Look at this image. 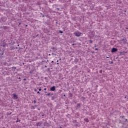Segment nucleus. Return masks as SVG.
Segmentation results:
<instances>
[{
  "label": "nucleus",
  "mask_w": 128,
  "mask_h": 128,
  "mask_svg": "<svg viewBox=\"0 0 128 128\" xmlns=\"http://www.w3.org/2000/svg\"><path fill=\"white\" fill-rule=\"evenodd\" d=\"M13 98H15L16 100L18 98V95H16L15 94H13Z\"/></svg>",
  "instance_id": "obj_4"
},
{
  "label": "nucleus",
  "mask_w": 128,
  "mask_h": 128,
  "mask_svg": "<svg viewBox=\"0 0 128 128\" xmlns=\"http://www.w3.org/2000/svg\"><path fill=\"white\" fill-rule=\"evenodd\" d=\"M60 128H62V126H60Z\"/></svg>",
  "instance_id": "obj_31"
},
{
  "label": "nucleus",
  "mask_w": 128,
  "mask_h": 128,
  "mask_svg": "<svg viewBox=\"0 0 128 128\" xmlns=\"http://www.w3.org/2000/svg\"><path fill=\"white\" fill-rule=\"evenodd\" d=\"M44 90H46V88H44Z\"/></svg>",
  "instance_id": "obj_19"
},
{
  "label": "nucleus",
  "mask_w": 128,
  "mask_h": 128,
  "mask_svg": "<svg viewBox=\"0 0 128 128\" xmlns=\"http://www.w3.org/2000/svg\"><path fill=\"white\" fill-rule=\"evenodd\" d=\"M72 46H74V44H72Z\"/></svg>",
  "instance_id": "obj_27"
},
{
  "label": "nucleus",
  "mask_w": 128,
  "mask_h": 128,
  "mask_svg": "<svg viewBox=\"0 0 128 128\" xmlns=\"http://www.w3.org/2000/svg\"><path fill=\"white\" fill-rule=\"evenodd\" d=\"M57 64H58V63H57Z\"/></svg>",
  "instance_id": "obj_37"
},
{
  "label": "nucleus",
  "mask_w": 128,
  "mask_h": 128,
  "mask_svg": "<svg viewBox=\"0 0 128 128\" xmlns=\"http://www.w3.org/2000/svg\"><path fill=\"white\" fill-rule=\"evenodd\" d=\"M106 58H108V57H107Z\"/></svg>",
  "instance_id": "obj_34"
},
{
  "label": "nucleus",
  "mask_w": 128,
  "mask_h": 128,
  "mask_svg": "<svg viewBox=\"0 0 128 128\" xmlns=\"http://www.w3.org/2000/svg\"><path fill=\"white\" fill-rule=\"evenodd\" d=\"M36 100H34V104H36Z\"/></svg>",
  "instance_id": "obj_15"
},
{
  "label": "nucleus",
  "mask_w": 128,
  "mask_h": 128,
  "mask_svg": "<svg viewBox=\"0 0 128 128\" xmlns=\"http://www.w3.org/2000/svg\"><path fill=\"white\" fill-rule=\"evenodd\" d=\"M124 98H126V96H124Z\"/></svg>",
  "instance_id": "obj_23"
},
{
  "label": "nucleus",
  "mask_w": 128,
  "mask_h": 128,
  "mask_svg": "<svg viewBox=\"0 0 128 128\" xmlns=\"http://www.w3.org/2000/svg\"><path fill=\"white\" fill-rule=\"evenodd\" d=\"M95 50H98V48H96Z\"/></svg>",
  "instance_id": "obj_14"
},
{
  "label": "nucleus",
  "mask_w": 128,
  "mask_h": 128,
  "mask_svg": "<svg viewBox=\"0 0 128 128\" xmlns=\"http://www.w3.org/2000/svg\"><path fill=\"white\" fill-rule=\"evenodd\" d=\"M36 90H35V92H36Z\"/></svg>",
  "instance_id": "obj_30"
},
{
  "label": "nucleus",
  "mask_w": 128,
  "mask_h": 128,
  "mask_svg": "<svg viewBox=\"0 0 128 128\" xmlns=\"http://www.w3.org/2000/svg\"><path fill=\"white\" fill-rule=\"evenodd\" d=\"M38 90L40 91V90H42V88H39V90Z\"/></svg>",
  "instance_id": "obj_17"
},
{
  "label": "nucleus",
  "mask_w": 128,
  "mask_h": 128,
  "mask_svg": "<svg viewBox=\"0 0 128 128\" xmlns=\"http://www.w3.org/2000/svg\"><path fill=\"white\" fill-rule=\"evenodd\" d=\"M52 50H56L57 49H56V48L54 47V48H52Z\"/></svg>",
  "instance_id": "obj_11"
},
{
  "label": "nucleus",
  "mask_w": 128,
  "mask_h": 128,
  "mask_svg": "<svg viewBox=\"0 0 128 128\" xmlns=\"http://www.w3.org/2000/svg\"><path fill=\"white\" fill-rule=\"evenodd\" d=\"M84 120H85V122H89V120H88V118H85V119H84Z\"/></svg>",
  "instance_id": "obj_6"
},
{
  "label": "nucleus",
  "mask_w": 128,
  "mask_h": 128,
  "mask_svg": "<svg viewBox=\"0 0 128 128\" xmlns=\"http://www.w3.org/2000/svg\"><path fill=\"white\" fill-rule=\"evenodd\" d=\"M37 94H40V92H38Z\"/></svg>",
  "instance_id": "obj_20"
},
{
  "label": "nucleus",
  "mask_w": 128,
  "mask_h": 128,
  "mask_svg": "<svg viewBox=\"0 0 128 128\" xmlns=\"http://www.w3.org/2000/svg\"><path fill=\"white\" fill-rule=\"evenodd\" d=\"M120 118H124V116H120Z\"/></svg>",
  "instance_id": "obj_18"
},
{
  "label": "nucleus",
  "mask_w": 128,
  "mask_h": 128,
  "mask_svg": "<svg viewBox=\"0 0 128 128\" xmlns=\"http://www.w3.org/2000/svg\"><path fill=\"white\" fill-rule=\"evenodd\" d=\"M4 54V52L2 50L0 49V56H2Z\"/></svg>",
  "instance_id": "obj_5"
},
{
  "label": "nucleus",
  "mask_w": 128,
  "mask_h": 128,
  "mask_svg": "<svg viewBox=\"0 0 128 128\" xmlns=\"http://www.w3.org/2000/svg\"><path fill=\"white\" fill-rule=\"evenodd\" d=\"M19 79H20V78H19Z\"/></svg>",
  "instance_id": "obj_38"
},
{
  "label": "nucleus",
  "mask_w": 128,
  "mask_h": 128,
  "mask_svg": "<svg viewBox=\"0 0 128 128\" xmlns=\"http://www.w3.org/2000/svg\"><path fill=\"white\" fill-rule=\"evenodd\" d=\"M52 56H56V54H54V53H52Z\"/></svg>",
  "instance_id": "obj_12"
},
{
  "label": "nucleus",
  "mask_w": 128,
  "mask_h": 128,
  "mask_svg": "<svg viewBox=\"0 0 128 128\" xmlns=\"http://www.w3.org/2000/svg\"><path fill=\"white\" fill-rule=\"evenodd\" d=\"M24 80H26V79L24 78Z\"/></svg>",
  "instance_id": "obj_21"
},
{
  "label": "nucleus",
  "mask_w": 128,
  "mask_h": 128,
  "mask_svg": "<svg viewBox=\"0 0 128 128\" xmlns=\"http://www.w3.org/2000/svg\"><path fill=\"white\" fill-rule=\"evenodd\" d=\"M109 64H114V62H110Z\"/></svg>",
  "instance_id": "obj_7"
},
{
  "label": "nucleus",
  "mask_w": 128,
  "mask_h": 128,
  "mask_svg": "<svg viewBox=\"0 0 128 128\" xmlns=\"http://www.w3.org/2000/svg\"><path fill=\"white\" fill-rule=\"evenodd\" d=\"M46 95L48 96H50V93H48V94H46Z\"/></svg>",
  "instance_id": "obj_10"
},
{
  "label": "nucleus",
  "mask_w": 128,
  "mask_h": 128,
  "mask_svg": "<svg viewBox=\"0 0 128 128\" xmlns=\"http://www.w3.org/2000/svg\"><path fill=\"white\" fill-rule=\"evenodd\" d=\"M82 100H86V98H84V97H82Z\"/></svg>",
  "instance_id": "obj_16"
},
{
  "label": "nucleus",
  "mask_w": 128,
  "mask_h": 128,
  "mask_svg": "<svg viewBox=\"0 0 128 128\" xmlns=\"http://www.w3.org/2000/svg\"><path fill=\"white\" fill-rule=\"evenodd\" d=\"M52 62H54V61H52Z\"/></svg>",
  "instance_id": "obj_35"
},
{
  "label": "nucleus",
  "mask_w": 128,
  "mask_h": 128,
  "mask_svg": "<svg viewBox=\"0 0 128 128\" xmlns=\"http://www.w3.org/2000/svg\"><path fill=\"white\" fill-rule=\"evenodd\" d=\"M124 12H126V10H124Z\"/></svg>",
  "instance_id": "obj_22"
},
{
  "label": "nucleus",
  "mask_w": 128,
  "mask_h": 128,
  "mask_svg": "<svg viewBox=\"0 0 128 128\" xmlns=\"http://www.w3.org/2000/svg\"><path fill=\"white\" fill-rule=\"evenodd\" d=\"M62 60V59H61V58H60V60Z\"/></svg>",
  "instance_id": "obj_29"
},
{
  "label": "nucleus",
  "mask_w": 128,
  "mask_h": 128,
  "mask_svg": "<svg viewBox=\"0 0 128 128\" xmlns=\"http://www.w3.org/2000/svg\"><path fill=\"white\" fill-rule=\"evenodd\" d=\"M12 69H14V70H16V66H12Z\"/></svg>",
  "instance_id": "obj_8"
},
{
  "label": "nucleus",
  "mask_w": 128,
  "mask_h": 128,
  "mask_svg": "<svg viewBox=\"0 0 128 128\" xmlns=\"http://www.w3.org/2000/svg\"><path fill=\"white\" fill-rule=\"evenodd\" d=\"M60 32H62V31H60Z\"/></svg>",
  "instance_id": "obj_25"
},
{
  "label": "nucleus",
  "mask_w": 128,
  "mask_h": 128,
  "mask_svg": "<svg viewBox=\"0 0 128 128\" xmlns=\"http://www.w3.org/2000/svg\"><path fill=\"white\" fill-rule=\"evenodd\" d=\"M118 52V48H113L112 49L111 52Z\"/></svg>",
  "instance_id": "obj_1"
},
{
  "label": "nucleus",
  "mask_w": 128,
  "mask_h": 128,
  "mask_svg": "<svg viewBox=\"0 0 128 128\" xmlns=\"http://www.w3.org/2000/svg\"><path fill=\"white\" fill-rule=\"evenodd\" d=\"M31 108L32 110H34L35 108L34 107V106H32Z\"/></svg>",
  "instance_id": "obj_9"
},
{
  "label": "nucleus",
  "mask_w": 128,
  "mask_h": 128,
  "mask_svg": "<svg viewBox=\"0 0 128 128\" xmlns=\"http://www.w3.org/2000/svg\"><path fill=\"white\" fill-rule=\"evenodd\" d=\"M90 44H92V40H90Z\"/></svg>",
  "instance_id": "obj_13"
},
{
  "label": "nucleus",
  "mask_w": 128,
  "mask_h": 128,
  "mask_svg": "<svg viewBox=\"0 0 128 128\" xmlns=\"http://www.w3.org/2000/svg\"><path fill=\"white\" fill-rule=\"evenodd\" d=\"M56 62H58V60Z\"/></svg>",
  "instance_id": "obj_28"
},
{
  "label": "nucleus",
  "mask_w": 128,
  "mask_h": 128,
  "mask_svg": "<svg viewBox=\"0 0 128 128\" xmlns=\"http://www.w3.org/2000/svg\"><path fill=\"white\" fill-rule=\"evenodd\" d=\"M74 34L76 36H80V34H82V32H74Z\"/></svg>",
  "instance_id": "obj_2"
},
{
  "label": "nucleus",
  "mask_w": 128,
  "mask_h": 128,
  "mask_svg": "<svg viewBox=\"0 0 128 128\" xmlns=\"http://www.w3.org/2000/svg\"><path fill=\"white\" fill-rule=\"evenodd\" d=\"M128 121V119H126V122H127Z\"/></svg>",
  "instance_id": "obj_24"
},
{
  "label": "nucleus",
  "mask_w": 128,
  "mask_h": 128,
  "mask_svg": "<svg viewBox=\"0 0 128 128\" xmlns=\"http://www.w3.org/2000/svg\"><path fill=\"white\" fill-rule=\"evenodd\" d=\"M45 92V94H46L47 93V92Z\"/></svg>",
  "instance_id": "obj_33"
},
{
  "label": "nucleus",
  "mask_w": 128,
  "mask_h": 128,
  "mask_svg": "<svg viewBox=\"0 0 128 128\" xmlns=\"http://www.w3.org/2000/svg\"><path fill=\"white\" fill-rule=\"evenodd\" d=\"M94 46H95V48L96 47V45L95 44Z\"/></svg>",
  "instance_id": "obj_26"
},
{
  "label": "nucleus",
  "mask_w": 128,
  "mask_h": 128,
  "mask_svg": "<svg viewBox=\"0 0 128 128\" xmlns=\"http://www.w3.org/2000/svg\"><path fill=\"white\" fill-rule=\"evenodd\" d=\"M26 26H28V25H26Z\"/></svg>",
  "instance_id": "obj_32"
},
{
  "label": "nucleus",
  "mask_w": 128,
  "mask_h": 128,
  "mask_svg": "<svg viewBox=\"0 0 128 128\" xmlns=\"http://www.w3.org/2000/svg\"><path fill=\"white\" fill-rule=\"evenodd\" d=\"M50 90H52V92H54L56 90V86H52L50 88Z\"/></svg>",
  "instance_id": "obj_3"
},
{
  "label": "nucleus",
  "mask_w": 128,
  "mask_h": 128,
  "mask_svg": "<svg viewBox=\"0 0 128 128\" xmlns=\"http://www.w3.org/2000/svg\"><path fill=\"white\" fill-rule=\"evenodd\" d=\"M18 46H20V44H18Z\"/></svg>",
  "instance_id": "obj_36"
}]
</instances>
